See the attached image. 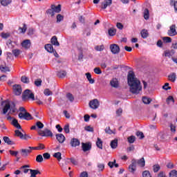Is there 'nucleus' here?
Wrapping results in <instances>:
<instances>
[{"instance_id":"nucleus-27","label":"nucleus","mask_w":177,"mask_h":177,"mask_svg":"<svg viewBox=\"0 0 177 177\" xmlns=\"http://www.w3.org/2000/svg\"><path fill=\"white\" fill-rule=\"evenodd\" d=\"M0 2L2 6H8L11 3L12 0H1Z\"/></svg>"},{"instance_id":"nucleus-64","label":"nucleus","mask_w":177,"mask_h":177,"mask_svg":"<svg viewBox=\"0 0 177 177\" xmlns=\"http://www.w3.org/2000/svg\"><path fill=\"white\" fill-rule=\"evenodd\" d=\"M136 135L139 138V139H143L144 138V134L141 131H138Z\"/></svg>"},{"instance_id":"nucleus-18","label":"nucleus","mask_w":177,"mask_h":177,"mask_svg":"<svg viewBox=\"0 0 177 177\" xmlns=\"http://www.w3.org/2000/svg\"><path fill=\"white\" fill-rule=\"evenodd\" d=\"M80 142L77 138H73L71 140V147H75L77 146H80Z\"/></svg>"},{"instance_id":"nucleus-50","label":"nucleus","mask_w":177,"mask_h":177,"mask_svg":"<svg viewBox=\"0 0 177 177\" xmlns=\"http://www.w3.org/2000/svg\"><path fill=\"white\" fill-rule=\"evenodd\" d=\"M104 49V46L103 45L101 46H96L95 47V50L97 51H102Z\"/></svg>"},{"instance_id":"nucleus-39","label":"nucleus","mask_w":177,"mask_h":177,"mask_svg":"<svg viewBox=\"0 0 177 177\" xmlns=\"http://www.w3.org/2000/svg\"><path fill=\"white\" fill-rule=\"evenodd\" d=\"M3 140L5 142V143H6L8 145H12V142L10 140V139L7 137V136H4L3 137Z\"/></svg>"},{"instance_id":"nucleus-19","label":"nucleus","mask_w":177,"mask_h":177,"mask_svg":"<svg viewBox=\"0 0 177 177\" xmlns=\"http://www.w3.org/2000/svg\"><path fill=\"white\" fill-rule=\"evenodd\" d=\"M50 43L55 46H59V43L57 40V37L56 36H53V38L50 39Z\"/></svg>"},{"instance_id":"nucleus-16","label":"nucleus","mask_w":177,"mask_h":177,"mask_svg":"<svg viewBox=\"0 0 177 177\" xmlns=\"http://www.w3.org/2000/svg\"><path fill=\"white\" fill-rule=\"evenodd\" d=\"M136 165H138L140 167L142 168L145 166V160L144 158H141L140 159L136 160Z\"/></svg>"},{"instance_id":"nucleus-36","label":"nucleus","mask_w":177,"mask_h":177,"mask_svg":"<svg viewBox=\"0 0 177 177\" xmlns=\"http://www.w3.org/2000/svg\"><path fill=\"white\" fill-rule=\"evenodd\" d=\"M142 102H144V104H149L151 102V100L147 97H142Z\"/></svg>"},{"instance_id":"nucleus-12","label":"nucleus","mask_w":177,"mask_h":177,"mask_svg":"<svg viewBox=\"0 0 177 177\" xmlns=\"http://www.w3.org/2000/svg\"><path fill=\"white\" fill-rule=\"evenodd\" d=\"M82 148L83 151H88L92 148V145L90 143H82Z\"/></svg>"},{"instance_id":"nucleus-40","label":"nucleus","mask_w":177,"mask_h":177,"mask_svg":"<svg viewBox=\"0 0 177 177\" xmlns=\"http://www.w3.org/2000/svg\"><path fill=\"white\" fill-rule=\"evenodd\" d=\"M162 41H163V42H165L166 44H170V43H171L172 39L171 37H162Z\"/></svg>"},{"instance_id":"nucleus-35","label":"nucleus","mask_w":177,"mask_h":177,"mask_svg":"<svg viewBox=\"0 0 177 177\" xmlns=\"http://www.w3.org/2000/svg\"><path fill=\"white\" fill-rule=\"evenodd\" d=\"M52 136H53V133L49 129L44 130V137H52Z\"/></svg>"},{"instance_id":"nucleus-44","label":"nucleus","mask_w":177,"mask_h":177,"mask_svg":"<svg viewBox=\"0 0 177 177\" xmlns=\"http://www.w3.org/2000/svg\"><path fill=\"white\" fill-rule=\"evenodd\" d=\"M105 133L111 135V134H115V131L111 130V129H110V127H106V128L105 129Z\"/></svg>"},{"instance_id":"nucleus-31","label":"nucleus","mask_w":177,"mask_h":177,"mask_svg":"<svg viewBox=\"0 0 177 177\" xmlns=\"http://www.w3.org/2000/svg\"><path fill=\"white\" fill-rule=\"evenodd\" d=\"M33 150L41 151L45 149V145L44 144H39L38 147H32Z\"/></svg>"},{"instance_id":"nucleus-8","label":"nucleus","mask_w":177,"mask_h":177,"mask_svg":"<svg viewBox=\"0 0 177 177\" xmlns=\"http://www.w3.org/2000/svg\"><path fill=\"white\" fill-rule=\"evenodd\" d=\"M32 148V147H30L26 149H21V156L24 157H27L29 155V153H30L33 150Z\"/></svg>"},{"instance_id":"nucleus-62","label":"nucleus","mask_w":177,"mask_h":177,"mask_svg":"<svg viewBox=\"0 0 177 177\" xmlns=\"http://www.w3.org/2000/svg\"><path fill=\"white\" fill-rule=\"evenodd\" d=\"M167 102L168 104L174 103V97H171V96L168 97H167Z\"/></svg>"},{"instance_id":"nucleus-43","label":"nucleus","mask_w":177,"mask_h":177,"mask_svg":"<svg viewBox=\"0 0 177 177\" xmlns=\"http://www.w3.org/2000/svg\"><path fill=\"white\" fill-rule=\"evenodd\" d=\"M56 12L54 11L53 9H52L51 8L50 9H48L47 11H46V13L49 15H50V17H53L55 15V13Z\"/></svg>"},{"instance_id":"nucleus-9","label":"nucleus","mask_w":177,"mask_h":177,"mask_svg":"<svg viewBox=\"0 0 177 177\" xmlns=\"http://www.w3.org/2000/svg\"><path fill=\"white\" fill-rule=\"evenodd\" d=\"M15 136L19 138L20 139H22V140L28 139V136H26V134H23V133L19 130H15Z\"/></svg>"},{"instance_id":"nucleus-25","label":"nucleus","mask_w":177,"mask_h":177,"mask_svg":"<svg viewBox=\"0 0 177 177\" xmlns=\"http://www.w3.org/2000/svg\"><path fill=\"white\" fill-rule=\"evenodd\" d=\"M85 75L90 84H94L95 80L92 78V75H91L90 73H86Z\"/></svg>"},{"instance_id":"nucleus-4","label":"nucleus","mask_w":177,"mask_h":177,"mask_svg":"<svg viewBox=\"0 0 177 177\" xmlns=\"http://www.w3.org/2000/svg\"><path fill=\"white\" fill-rule=\"evenodd\" d=\"M23 98L24 100L26 99L32 100V101L35 100L34 94L29 89H27L24 91L23 95Z\"/></svg>"},{"instance_id":"nucleus-1","label":"nucleus","mask_w":177,"mask_h":177,"mask_svg":"<svg viewBox=\"0 0 177 177\" xmlns=\"http://www.w3.org/2000/svg\"><path fill=\"white\" fill-rule=\"evenodd\" d=\"M127 84L130 87V92L138 95L142 89L141 82L136 77L134 72L130 71L127 75Z\"/></svg>"},{"instance_id":"nucleus-30","label":"nucleus","mask_w":177,"mask_h":177,"mask_svg":"<svg viewBox=\"0 0 177 177\" xmlns=\"http://www.w3.org/2000/svg\"><path fill=\"white\" fill-rule=\"evenodd\" d=\"M104 169V165L103 163H97V171L99 172L103 171Z\"/></svg>"},{"instance_id":"nucleus-21","label":"nucleus","mask_w":177,"mask_h":177,"mask_svg":"<svg viewBox=\"0 0 177 177\" xmlns=\"http://www.w3.org/2000/svg\"><path fill=\"white\" fill-rule=\"evenodd\" d=\"M140 35H141V37L142 38H144V39L148 38V37H149V32H148L147 30L143 29V30H141Z\"/></svg>"},{"instance_id":"nucleus-51","label":"nucleus","mask_w":177,"mask_h":177,"mask_svg":"<svg viewBox=\"0 0 177 177\" xmlns=\"http://www.w3.org/2000/svg\"><path fill=\"white\" fill-rule=\"evenodd\" d=\"M21 80V82H24L25 84L29 83V78L26 77V76H22Z\"/></svg>"},{"instance_id":"nucleus-26","label":"nucleus","mask_w":177,"mask_h":177,"mask_svg":"<svg viewBox=\"0 0 177 177\" xmlns=\"http://www.w3.org/2000/svg\"><path fill=\"white\" fill-rule=\"evenodd\" d=\"M45 48L50 53H52L54 52L53 47V46L51 44H46L45 46Z\"/></svg>"},{"instance_id":"nucleus-60","label":"nucleus","mask_w":177,"mask_h":177,"mask_svg":"<svg viewBox=\"0 0 177 177\" xmlns=\"http://www.w3.org/2000/svg\"><path fill=\"white\" fill-rule=\"evenodd\" d=\"M36 127H37V128L41 129L44 128V124L42 122H36Z\"/></svg>"},{"instance_id":"nucleus-11","label":"nucleus","mask_w":177,"mask_h":177,"mask_svg":"<svg viewBox=\"0 0 177 177\" xmlns=\"http://www.w3.org/2000/svg\"><path fill=\"white\" fill-rule=\"evenodd\" d=\"M110 85L112 88H118L120 86V82L117 78H113L110 82Z\"/></svg>"},{"instance_id":"nucleus-63","label":"nucleus","mask_w":177,"mask_h":177,"mask_svg":"<svg viewBox=\"0 0 177 177\" xmlns=\"http://www.w3.org/2000/svg\"><path fill=\"white\" fill-rule=\"evenodd\" d=\"M12 53L15 57L19 56L20 54V50L18 49L13 50Z\"/></svg>"},{"instance_id":"nucleus-37","label":"nucleus","mask_w":177,"mask_h":177,"mask_svg":"<svg viewBox=\"0 0 177 177\" xmlns=\"http://www.w3.org/2000/svg\"><path fill=\"white\" fill-rule=\"evenodd\" d=\"M96 146L100 149H102V141L100 138H97V140L96 142Z\"/></svg>"},{"instance_id":"nucleus-41","label":"nucleus","mask_w":177,"mask_h":177,"mask_svg":"<svg viewBox=\"0 0 177 177\" xmlns=\"http://www.w3.org/2000/svg\"><path fill=\"white\" fill-rule=\"evenodd\" d=\"M160 169H161V167L158 165V164H156V165H154L153 166V171L156 173L158 172V171H160Z\"/></svg>"},{"instance_id":"nucleus-29","label":"nucleus","mask_w":177,"mask_h":177,"mask_svg":"<svg viewBox=\"0 0 177 177\" xmlns=\"http://www.w3.org/2000/svg\"><path fill=\"white\" fill-rule=\"evenodd\" d=\"M30 168V165H24L20 167V169L24 171V174L28 173L29 171L32 170L31 169H26Z\"/></svg>"},{"instance_id":"nucleus-20","label":"nucleus","mask_w":177,"mask_h":177,"mask_svg":"<svg viewBox=\"0 0 177 177\" xmlns=\"http://www.w3.org/2000/svg\"><path fill=\"white\" fill-rule=\"evenodd\" d=\"M50 8H52L54 12H55L56 13H59V12H61V5L59 4L57 6L55 5L51 6Z\"/></svg>"},{"instance_id":"nucleus-7","label":"nucleus","mask_w":177,"mask_h":177,"mask_svg":"<svg viewBox=\"0 0 177 177\" xmlns=\"http://www.w3.org/2000/svg\"><path fill=\"white\" fill-rule=\"evenodd\" d=\"M110 49L113 55H116L119 53L120 51V48L117 44H111L110 46Z\"/></svg>"},{"instance_id":"nucleus-42","label":"nucleus","mask_w":177,"mask_h":177,"mask_svg":"<svg viewBox=\"0 0 177 177\" xmlns=\"http://www.w3.org/2000/svg\"><path fill=\"white\" fill-rule=\"evenodd\" d=\"M57 77H60V78H63V77H66V71L57 72Z\"/></svg>"},{"instance_id":"nucleus-33","label":"nucleus","mask_w":177,"mask_h":177,"mask_svg":"<svg viewBox=\"0 0 177 177\" xmlns=\"http://www.w3.org/2000/svg\"><path fill=\"white\" fill-rule=\"evenodd\" d=\"M108 165L109 166V167H110L111 169H113V167H116V168L118 167V164L116 163V160H113V162H109L108 163Z\"/></svg>"},{"instance_id":"nucleus-34","label":"nucleus","mask_w":177,"mask_h":177,"mask_svg":"<svg viewBox=\"0 0 177 177\" xmlns=\"http://www.w3.org/2000/svg\"><path fill=\"white\" fill-rule=\"evenodd\" d=\"M116 34V29L114 28H110L109 30V36H114Z\"/></svg>"},{"instance_id":"nucleus-2","label":"nucleus","mask_w":177,"mask_h":177,"mask_svg":"<svg viewBox=\"0 0 177 177\" xmlns=\"http://www.w3.org/2000/svg\"><path fill=\"white\" fill-rule=\"evenodd\" d=\"M1 105L3 106V114H7L8 112V114L15 115L17 113V109L14 104H11L8 102H3Z\"/></svg>"},{"instance_id":"nucleus-48","label":"nucleus","mask_w":177,"mask_h":177,"mask_svg":"<svg viewBox=\"0 0 177 177\" xmlns=\"http://www.w3.org/2000/svg\"><path fill=\"white\" fill-rule=\"evenodd\" d=\"M53 157H54L55 158H57L58 161H60V160L62 159L61 153H60V152L55 153L53 155Z\"/></svg>"},{"instance_id":"nucleus-46","label":"nucleus","mask_w":177,"mask_h":177,"mask_svg":"<svg viewBox=\"0 0 177 177\" xmlns=\"http://www.w3.org/2000/svg\"><path fill=\"white\" fill-rule=\"evenodd\" d=\"M142 177H152L151 173L149 171H145L142 174Z\"/></svg>"},{"instance_id":"nucleus-56","label":"nucleus","mask_w":177,"mask_h":177,"mask_svg":"<svg viewBox=\"0 0 177 177\" xmlns=\"http://www.w3.org/2000/svg\"><path fill=\"white\" fill-rule=\"evenodd\" d=\"M26 29H27L26 26L24 24V27L19 28V31L20 33H25V32L26 31Z\"/></svg>"},{"instance_id":"nucleus-49","label":"nucleus","mask_w":177,"mask_h":177,"mask_svg":"<svg viewBox=\"0 0 177 177\" xmlns=\"http://www.w3.org/2000/svg\"><path fill=\"white\" fill-rule=\"evenodd\" d=\"M44 160V158H43V156L42 155H38L37 157H36V162H42Z\"/></svg>"},{"instance_id":"nucleus-55","label":"nucleus","mask_w":177,"mask_h":177,"mask_svg":"<svg viewBox=\"0 0 177 177\" xmlns=\"http://www.w3.org/2000/svg\"><path fill=\"white\" fill-rule=\"evenodd\" d=\"M64 20V16L61 15H57V23H59Z\"/></svg>"},{"instance_id":"nucleus-54","label":"nucleus","mask_w":177,"mask_h":177,"mask_svg":"<svg viewBox=\"0 0 177 177\" xmlns=\"http://www.w3.org/2000/svg\"><path fill=\"white\" fill-rule=\"evenodd\" d=\"M44 95H46V96H50L53 95V92L49 88H46L44 91Z\"/></svg>"},{"instance_id":"nucleus-53","label":"nucleus","mask_w":177,"mask_h":177,"mask_svg":"<svg viewBox=\"0 0 177 177\" xmlns=\"http://www.w3.org/2000/svg\"><path fill=\"white\" fill-rule=\"evenodd\" d=\"M169 177H177V171L172 170L169 172Z\"/></svg>"},{"instance_id":"nucleus-24","label":"nucleus","mask_w":177,"mask_h":177,"mask_svg":"<svg viewBox=\"0 0 177 177\" xmlns=\"http://www.w3.org/2000/svg\"><path fill=\"white\" fill-rule=\"evenodd\" d=\"M174 53H175V51L174 50H167L165 51V56L171 57L174 55Z\"/></svg>"},{"instance_id":"nucleus-45","label":"nucleus","mask_w":177,"mask_h":177,"mask_svg":"<svg viewBox=\"0 0 177 177\" xmlns=\"http://www.w3.org/2000/svg\"><path fill=\"white\" fill-rule=\"evenodd\" d=\"M31 119H32L31 115L29 113H28V112H25L24 113V120H31Z\"/></svg>"},{"instance_id":"nucleus-57","label":"nucleus","mask_w":177,"mask_h":177,"mask_svg":"<svg viewBox=\"0 0 177 177\" xmlns=\"http://www.w3.org/2000/svg\"><path fill=\"white\" fill-rule=\"evenodd\" d=\"M0 36L1 38H3V39H7L10 37V33H4V32H1L0 34Z\"/></svg>"},{"instance_id":"nucleus-23","label":"nucleus","mask_w":177,"mask_h":177,"mask_svg":"<svg viewBox=\"0 0 177 177\" xmlns=\"http://www.w3.org/2000/svg\"><path fill=\"white\" fill-rule=\"evenodd\" d=\"M0 71L2 73H8L10 71V68L8 66L3 65L0 66Z\"/></svg>"},{"instance_id":"nucleus-6","label":"nucleus","mask_w":177,"mask_h":177,"mask_svg":"<svg viewBox=\"0 0 177 177\" xmlns=\"http://www.w3.org/2000/svg\"><path fill=\"white\" fill-rule=\"evenodd\" d=\"M15 95H19L22 93V88L19 84H15L12 87Z\"/></svg>"},{"instance_id":"nucleus-5","label":"nucleus","mask_w":177,"mask_h":177,"mask_svg":"<svg viewBox=\"0 0 177 177\" xmlns=\"http://www.w3.org/2000/svg\"><path fill=\"white\" fill-rule=\"evenodd\" d=\"M89 106L92 109H96L100 107V102L97 99H94L89 102Z\"/></svg>"},{"instance_id":"nucleus-32","label":"nucleus","mask_w":177,"mask_h":177,"mask_svg":"<svg viewBox=\"0 0 177 177\" xmlns=\"http://www.w3.org/2000/svg\"><path fill=\"white\" fill-rule=\"evenodd\" d=\"M110 146L113 149H115L117 148L118 147V140H113L111 142V144H110Z\"/></svg>"},{"instance_id":"nucleus-10","label":"nucleus","mask_w":177,"mask_h":177,"mask_svg":"<svg viewBox=\"0 0 177 177\" xmlns=\"http://www.w3.org/2000/svg\"><path fill=\"white\" fill-rule=\"evenodd\" d=\"M176 26L175 25H172L171 26H170L169 30H168V35L169 37H174L175 35H177V31L176 29Z\"/></svg>"},{"instance_id":"nucleus-28","label":"nucleus","mask_w":177,"mask_h":177,"mask_svg":"<svg viewBox=\"0 0 177 177\" xmlns=\"http://www.w3.org/2000/svg\"><path fill=\"white\" fill-rule=\"evenodd\" d=\"M169 80L171 82H174L176 80V74L173 73L168 76Z\"/></svg>"},{"instance_id":"nucleus-61","label":"nucleus","mask_w":177,"mask_h":177,"mask_svg":"<svg viewBox=\"0 0 177 177\" xmlns=\"http://www.w3.org/2000/svg\"><path fill=\"white\" fill-rule=\"evenodd\" d=\"M9 152L12 156H17L19 153L17 151H12V150H10Z\"/></svg>"},{"instance_id":"nucleus-58","label":"nucleus","mask_w":177,"mask_h":177,"mask_svg":"<svg viewBox=\"0 0 177 177\" xmlns=\"http://www.w3.org/2000/svg\"><path fill=\"white\" fill-rule=\"evenodd\" d=\"M42 83V80L40 79H37L35 81V85L37 87L41 86V84Z\"/></svg>"},{"instance_id":"nucleus-52","label":"nucleus","mask_w":177,"mask_h":177,"mask_svg":"<svg viewBox=\"0 0 177 177\" xmlns=\"http://www.w3.org/2000/svg\"><path fill=\"white\" fill-rule=\"evenodd\" d=\"M64 131L65 133H70V126L68 124H66L64 127Z\"/></svg>"},{"instance_id":"nucleus-22","label":"nucleus","mask_w":177,"mask_h":177,"mask_svg":"<svg viewBox=\"0 0 177 177\" xmlns=\"http://www.w3.org/2000/svg\"><path fill=\"white\" fill-rule=\"evenodd\" d=\"M30 177H37L38 174H41L38 169H30Z\"/></svg>"},{"instance_id":"nucleus-14","label":"nucleus","mask_w":177,"mask_h":177,"mask_svg":"<svg viewBox=\"0 0 177 177\" xmlns=\"http://www.w3.org/2000/svg\"><path fill=\"white\" fill-rule=\"evenodd\" d=\"M113 3V0H104L102 3V9H106L108 6H111V5Z\"/></svg>"},{"instance_id":"nucleus-47","label":"nucleus","mask_w":177,"mask_h":177,"mask_svg":"<svg viewBox=\"0 0 177 177\" xmlns=\"http://www.w3.org/2000/svg\"><path fill=\"white\" fill-rule=\"evenodd\" d=\"M144 17H145V19H149V11L148 9L145 10Z\"/></svg>"},{"instance_id":"nucleus-3","label":"nucleus","mask_w":177,"mask_h":177,"mask_svg":"<svg viewBox=\"0 0 177 177\" xmlns=\"http://www.w3.org/2000/svg\"><path fill=\"white\" fill-rule=\"evenodd\" d=\"M6 119L7 120L11 122V124H12L13 127H16L18 129H21L22 131L21 126H20V124L18 123V120L16 118H12L11 116H7Z\"/></svg>"},{"instance_id":"nucleus-59","label":"nucleus","mask_w":177,"mask_h":177,"mask_svg":"<svg viewBox=\"0 0 177 177\" xmlns=\"http://www.w3.org/2000/svg\"><path fill=\"white\" fill-rule=\"evenodd\" d=\"M94 72L96 75H101L102 74V71L99 67H96L94 69Z\"/></svg>"},{"instance_id":"nucleus-13","label":"nucleus","mask_w":177,"mask_h":177,"mask_svg":"<svg viewBox=\"0 0 177 177\" xmlns=\"http://www.w3.org/2000/svg\"><path fill=\"white\" fill-rule=\"evenodd\" d=\"M129 171L134 174L136 171V160H133L131 162V165L129 167Z\"/></svg>"},{"instance_id":"nucleus-38","label":"nucleus","mask_w":177,"mask_h":177,"mask_svg":"<svg viewBox=\"0 0 177 177\" xmlns=\"http://www.w3.org/2000/svg\"><path fill=\"white\" fill-rule=\"evenodd\" d=\"M127 141H128V142H129L130 144L134 143V142L136 141V137H135V136H131L128 137V138H127Z\"/></svg>"},{"instance_id":"nucleus-15","label":"nucleus","mask_w":177,"mask_h":177,"mask_svg":"<svg viewBox=\"0 0 177 177\" xmlns=\"http://www.w3.org/2000/svg\"><path fill=\"white\" fill-rule=\"evenodd\" d=\"M30 46H31L30 40L26 39L21 42V46L25 49L30 48Z\"/></svg>"},{"instance_id":"nucleus-17","label":"nucleus","mask_w":177,"mask_h":177,"mask_svg":"<svg viewBox=\"0 0 177 177\" xmlns=\"http://www.w3.org/2000/svg\"><path fill=\"white\" fill-rule=\"evenodd\" d=\"M56 139L58 141V142L62 144L64 142L66 138L63 134L60 133L56 135Z\"/></svg>"}]
</instances>
